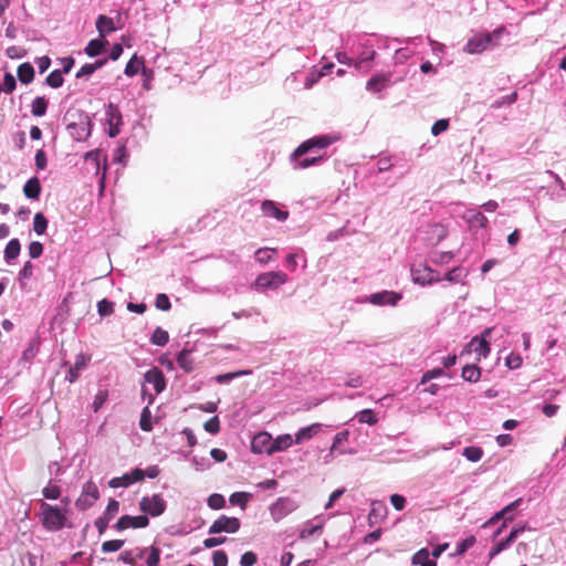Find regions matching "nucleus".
Wrapping results in <instances>:
<instances>
[{
    "label": "nucleus",
    "mask_w": 566,
    "mask_h": 566,
    "mask_svg": "<svg viewBox=\"0 0 566 566\" xmlns=\"http://www.w3.org/2000/svg\"><path fill=\"white\" fill-rule=\"evenodd\" d=\"M40 511V521L46 531L57 532L65 526L67 517L59 506L42 501Z\"/></svg>",
    "instance_id": "nucleus-1"
},
{
    "label": "nucleus",
    "mask_w": 566,
    "mask_h": 566,
    "mask_svg": "<svg viewBox=\"0 0 566 566\" xmlns=\"http://www.w3.org/2000/svg\"><path fill=\"white\" fill-rule=\"evenodd\" d=\"M342 138L339 133L324 134L311 137L304 140L291 155V160H295L314 149H324Z\"/></svg>",
    "instance_id": "nucleus-2"
},
{
    "label": "nucleus",
    "mask_w": 566,
    "mask_h": 566,
    "mask_svg": "<svg viewBox=\"0 0 566 566\" xmlns=\"http://www.w3.org/2000/svg\"><path fill=\"white\" fill-rule=\"evenodd\" d=\"M504 28L494 30L492 33H479L468 40L463 51L469 54H479L484 52L490 45L501 38Z\"/></svg>",
    "instance_id": "nucleus-3"
},
{
    "label": "nucleus",
    "mask_w": 566,
    "mask_h": 566,
    "mask_svg": "<svg viewBox=\"0 0 566 566\" xmlns=\"http://www.w3.org/2000/svg\"><path fill=\"white\" fill-rule=\"evenodd\" d=\"M492 332L493 327H488L480 335L474 336L461 352V356L474 352L478 354L479 360L486 358L491 352L489 338Z\"/></svg>",
    "instance_id": "nucleus-4"
},
{
    "label": "nucleus",
    "mask_w": 566,
    "mask_h": 566,
    "mask_svg": "<svg viewBox=\"0 0 566 566\" xmlns=\"http://www.w3.org/2000/svg\"><path fill=\"white\" fill-rule=\"evenodd\" d=\"M92 119L87 113L81 112L77 120L69 123L66 129L69 134L77 142L86 140L92 134Z\"/></svg>",
    "instance_id": "nucleus-5"
},
{
    "label": "nucleus",
    "mask_w": 566,
    "mask_h": 566,
    "mask_svg": "<svg viewBox=\"0 0 566 566\" xmlns=\"http://www.w3.org/2000/svg\"><path fill=\"white\" fill-rule=\"evenodd\" d=\"M287 282V275L282 271H271L261 273L256 276L254 281V286L256 289H271L275 290L279 286L285 284Z\"/></svg>",
    "instance_id": "nucleus-6"
},
{
    "label": "nucleus",
    "mask_w": 566,
    "mask_h": 566,
    "mask_svg": "<svg viewBox=\"0 0 566 566\" xmlns=\"http://www.w3.org/2000/svg\"><path fill=\"white\" fill-rule=\"evenodd\" d=\"M105 124L108 126L107 134L111 138L116 137L123 125V115L119 107L114 103L105 106Z\"/></svg>",
    "instance_id": "nucleus-7"
},
{
    "label": "nucleus",
    "mask_w": 566,
    "mask_h": 566,
    "mask_svg": "<svg viewBox=\"0 0 566 566\" xmlns=\"http://www.w3.org/2000/svg\"><path fill=\"white\" fill-rule=\"evenodd\" d=\"M166 507L167 503L160 494L143 496L139 501V509L145 513L144 515L159 516L166 511Z\"/></svg>",
    "instance_id": "nucleus-8"
},
{
    "label": "nucleus",
    "mask_w": 566,
    "mask_h": 566,
    "mask_svg": "<svg viewBox=\"0 0 566 566\" xmlns=\"http://www.w3.org/2000/svg\"><path fill=\"white\" fill-rule=\"evenodd\" d=\"M411 276L416 284H420L422 286L431 285L442 280L439 272L428 265L412 266Z\"/></svg>",
    "instance_id": "nucleus-9"
},
{
    "label": "nucleus",
    "mask_w": 566,
    "mask_h": 566,
    "mask_svg": "<svg viewBox=\"0 0 566 566\" xmlns=\"http://www.w3.org/2000/svg\"><path fill=\"white\" fill-rule=\"evenodd\" d=\"M240 525L239 518L221 515L210 525L208 534L214 535L223 532L233 534L240 530Z\"/></svg>",
    "instance_id": "nucleus-10"
},
{
    "label": "nucleus",
    "mask_w": 566,
    "mask_h": 566,
    "mask_svg": "<svg viewBox=\"0 0 566 566\" xmlns=\"http://www.w3.org/2000/svg\"><path fill=\"white\" fill-rule=\"evenodd\" d=\"M298 507L296 501L291 497H279L271 506L270 514L274 521H281Z\"/></svg>",
    "instance_id": "nucleus-11"
},
{
    "label": "nucleus",
    "mask_w": 566,
    "mask_h": 566,
    "mask_svg": "<svg viewBox=\"0 0 566 566\" xmlns=\"http://www.w3.org/2000/svg\"><path fill=\"white\" fill-rule=\"evenodd\" d=\"M99 497V491L96 484L92 481H87L83 485L82 493L76 500L75 505L78 510L85 511L90 509L95 501Z\"/></svg>",
    "instance_id": "nucleus-12"
},
{
    "label": "nucleus",
    "mask_w": 566,
    "mask_h": 566,
    "mask_svg": "<svg viewBox=\"0 0 566 566\" xmlns=\"http://www.w3.org/2000/svg\"><path fill=\"white\" fill-rule=\"evenodd\" d=\"M401 293L394 291H381L377 293H373L366 297V301L373 305L385 306L391 305L395 306L401 300Z\"/></svg>",
    "instance_id": "nucleus-13"
},
{
    "label": "nucleus",
    "mask_w": 566,
    "mask_h": 566,
    "mask_svg": "<svg viewBox=\"0 0 566 566\" xmlns=\"http://www.w3.org/2000/svg\"><path fill=\"white\" fill-rule=\"evenodd\" d=\"M148 524H149V518L147 515H144V514L137 515V516L123 515L115 523L114 528L118 532H122L129 527L144 528V527L148 526Z\"/></svg>",
    "instance_id": "nucleus-14"
},
{
    "label": "nucleus",
    "mask_w": 566,
    "mask_h": 566,
    "mask_svg": "<svg viewBox=\"0 0 566 566\" xmlns=\"http://www.w3.org/2000/svg\"><path fill=\"white\" fill-rule=\"evenodd\" d=\"M272 443L273 439L268 432H260L252 439L251 451L256 454H273Z\"/></svg>",
    "instance_id": "nucleus-15"
},
{
    "label": "nucleus",
    "mask_w": 566,
    "mask_h": 566,
    "mask_svg": "<svg viewBox=\"0 0 566 566\" xmlns=\"http://www.w3.org/2000/svg\"><path fill=\"white\" fill-rule=\"evenodd\" d=\"M144 381L153 385L156 394L166 389V379L164 373L158 367H153L144 374Z\"/></svg>",
    "instance_id": "nucleus-16"
},
{
    "label": "nucleus",
    "mask_w": 566,
    "mask_h": 566,
    "mask_svg": "<svg viewBox=\"0 0 566 566\" xmlns=\"http://www.w3.org/2000/svg\"><path fill=\"white\" fill-rule=\"evenodd\" d=\"M147 552V547H135L132 549H125L119 554L118 560L129 566H142L139 560L145 557Z\"/></svg>",
    "instance_id": "nucleus-17"
},
{
    "label": "nucleus",
    "mask_w": 566,
    "mask_h": 566,
    "mask_svg": "<svg viewBox=\"0 0 566 566\" xmlns=\"http://www.w3.org/2000/svg\"><path fill=\"white\" fill-rule=\"evenodd\" d=\"M525 530L526 525L512 528L506 538L500 541L490 549V558L495 557L497 554L509 548L512 545V543L518 537V535L523 533Z\"/></svg>",
    "instance_id": "nucleus-18"
},
{
    "label": "nucleus",
    "mask_w": 566,
    "mask_h": 566,
    "mask_svg": "<svg viewBox=\"0 0 566 566\" xmlns=\"http://www.w3.org/2000/svg\"><path fill=\"white\" fill-rule=\"evenodd\" d=\"M143 399H146L148 405H153L155 401V397L147 391L145 387H143ZM139 427L143 431L149 432L153 430L151 422V412L149 410V406H146L140 413Z\"/></svg>",
    "instance_id": "nucleus-19"
},
{
    "label": "nucleus",
    "mask_w": 566,
    "mask_h": 566,
    "mask_svg": "<svg viewBox=\"0 0 566 566\" xmlns=\"http://www.w3.org/2000/svg\"><path fill=\"white\" fill-rule=\"evenodd\" d=\"M462 218L471 229L486 228L489 222L488 218L475 209H468Z\"/></svg>",
    "instance_id": "nucleus-20"
},
{
    "label": "nucleus",
    "mask_w": 566,
    "mask_h": 566,
    "mask_svg": "<svg viewBox=\"0 0 566 566\" xmlns=\"http://www.w3.org/2000/svg\"><path fill=\"white\" fill-rule=\"evenodd\" d=\"M261 210L264 216L274 218L277 221H285L289 218V212L279 209L272 200H264L261 205Z\"/></svg>",
    "instance_id": "nucleus-21"
},
{
    "label": "nucleus",
    "mask_w": 566,
    "mask_h": 566,
    "mask_svg": "<svg viewBox=\"0 0 566 566\" xmlns=\"http://www.w3.org/2000/svg\"><path fill=\"white\" fill-rule=\"evenodd\" d=\"M359 49L361 50L356 51L357 59H355L357 69H360L364 63L373 61L376 56V51L373 49V45L369 44L368 40L359 43Z\"/></svg>",
    "instance_id": "nucleus-22"
},
{
    "label": "nucleus",
    "mask_w": 566,
    "mask_h": 566,
    "mask_svg": "<svg viewBox=\"0 0 566 566\" xmlns=\"http://www.w3.org/2000/svg\"><path fill=\"white\" fill-rule=\"evenodd\" d=\"M95 25L96 30L98 31L99 38H105L106 35L116 31L114 20L104 14H99L97 17Z\"/></svg>",
    "instance_id": "nucleus-23"
},
{
    "label": "nucleus",
    "mask_w": 566,
    "mask_h": 566,
    "mask_svg": "<svg viewBox=\"0 0 566 566\" xmlns=\"http://www.w3.org/2000/svg\"><path fill=\"white\" fill-rule=\"evenodd\" d=\"M390 73L371 76L366 83V90L373 93H378L386 87L390 81Z\"/></svg>",
    "instance_id": "nucleus-24"
},
{
    "label": "nucleus",
    "mask_w": 566,
    "mask_h": 566,
    "mask_svg": "<svg viewBox=\"0 0 566 566\" xmlns=\"http://www.w3.org/2000/svg\"><path fill=\"white\" fill-rule=\"evenodd\" d=\"M41 182L38 177H31L23 186V193L28 199L38 200L41 195Z\"/></svg>",
    "instance_id": "nucleus-25"
},
{
    "label": "nucleus",
    "mask_w": 566,
    "mask_h": 566,
    "mask_svg": "<svg viewBox=\"0 0 566 566\" xmlns=\"http://www.w3.org/2000/svg\"><path fill=\"white\" fill-rule=\"evenodd\" d=\"M20 252H21V243H20L19 239H17V238L11 239L7 243L4 251H3L4 261L8 264H11V262L19 256Z\"/></svg>",
    "instance_id": "nucleus-26"
},
{
    "label": "nucleus",
    "mask_w": 566,
    "mask_h": 566,
    "mask_svg": "<svg viewBox=\"0 0 566 566\" xmlns=\"http://www.w3.org/2000/svg\"><path fill=\"white\" fill-rule=\"evenodd\" d=\"M107 45H108V41H107V40H105V39H102V38H99V39H93V40H91V41L87 43V45H86V48H85L84 52H85L90 57H95V56H97V55L102 54V53L105 51V49H106V46H107Z\"/></svg>",
    "instance_id": "nucleus-27"
},
{
    "label": "nucleus",
    "mask_w": 566,
    "mask_h": 566,
    "mask_svg": "<svg viewBox=\"0 0 566 566\" xmlns=\"http://www.w3.org/2000/svg\"><path fill=\"white\" fill-rule=\"evenodd\" d=\"M411 564L417 566H437V562L430 558L428 548H421L416 552L411 557Z\"/></svg>",
    "instance_id": "nucleus-28"
},
{
    "label": "nucleus",
    "mask_w": 566,
    "mask_h": 566,
    "mask_svg": "<svg viewBox=\"0 0 566 566\" xmlns=\"http://www.w3.org/2000/svg\"><path fill=\"white\" fill-rule=\"evenodd\" d=\"M192 353L191 348L184 347L176 357L178 366L185 373H191L193 370V360L190 359V354Z\"/></svg>",
    "instance_id": "nucleus-29"
},
{
    "label": "nucleus",
    "mask_w": 566,
    "mask_h": 566,
    "mask_svg": "<svg viewBox=\"0 0 566 566\" xmlns=\"http://www.w3.org/2000/svg\"><path fill=\"white\" fill-rule=\"evenodd\" d=\"M387 513L386 505L380 501H374L371 502V509L368 514V521L369 524L373 525L374 523H377L378 521L382 520Z\"/></svg>",
    "instance_id": "nucleus-30"
},
{
    "label": "nucleus",
    "mask_w": 566,
    "mask_h": 566,
    "mask_svg": "<svg viewBox=\"0 0 566 566\" xmlns=\"http://www.w3.org/2000/svg\"><path fill=\"white\" fill-rule=\"evenodd\" d=\"M17 74L22 84H30L34 80V69L29 62L20 64L18 66Z\"/></svg>",
    "instance_id": "nucleus-31"
},
{
    "label": "nucleus",
    "mask_w": 566,
    "mask_h": 566,
    "mask_svg": "<svg viewBox=\"0 0 566 566\" xmlns=\"http://www.w3.org/2000/svg\"><path fill=\"white\" fill-rule=\"evenodd\" d=\"M318 430H319V424L318 423H314V424L301 428L295 433L294 442L296 444H300V443H302V442H304L306 440H310V439H312L318 432Z\"/></svg>",
    "instance_id": "nucleus-32"
},
{
    "label": "nucleus",
    "mask_w": 566,
    "mask_h": 566,
    "mask_svg": "<svg viewBox=\"0 0 566 566\" xmlns=\"http://www.w3.org/2000/svg\"><path fill=\"white\" fill-rule=\"evenodd\" d=\"M86 366V360L83 355H77L76 361L69 368L65 379L71 384L75 382L80 377V371Z\"/></svg>",
    "instance_id": "nucleus-33"
},
{
    "label": "nucleus",
    "mask_w": 566,
    "mask_h": 566,
    "mask_svg": "<svg viewBox=\"0 0 566 566\" xmlns=\"http://www.w3.org/2000/svg\"><path fill=\"white\" fill-rule=\"evenodd\" d=\"M462 378L469 382H476L481 377V369L474 364H467L462 368Z\"/></svg>",
    "instance_id": "nucleus-34"
},
{
    "label": "nucleus",
    "mask_w": 566,
    "mask_h": 566,
    "mask_svg": "<svg viewBox=\"0 0 566 566\" xmlns=\"http://www.w3.org/2000/svg\"><path fill=\"white\" fill-rule=\"evenodd\" d=\"M293 442H294V440L291 434H289V433L281 434L276 439L273 440L272 451H273V453L284 451L287 448H290L293 444Z\"/></svg>",
    "instance_id": "nucleus-35"
},
{
    "label": "nucleus",
    "mask_w": 566,
    "mask_h": 566,
    "mask_svg": "<svg viewBox=\"0 0 566 566\" xmlns=\"http://www.w3.org/2000/svg\"><path fill=\"white\" fill-rule=\"evenodd\" d=\"M48 99L44 96H38L32 101L31 113L35 117H42L48 109Z\"/></svg>",
    "instance_id": "nucleus-36"
},
{
    "label": "nucleus",
    "mask_w": 566,
    "mask_h": 566,
    "mask_svg": "<svg viewBox=\"0 0 566 566\" xmlns=\"http://www.w3.org/2000/svg\"><path fill=\"white\" fill-rule=\"evenodd\" d=\"M251 373H252L251 370L244 369V370H237V371H232V373L220 374L214 377V380H216V382H218L220 385H227V384L231 382L232 380H234L241 376L250 375Z\"/></svg>",
    "instance_id": "nucleus-37"
},
{
    "label": "nucleus",
    "mask_w": 566,
    "mask_h": 566,
    "mask_svg": "<svg viewBox=\"0 0 566 566\" xmlns=\"http://www.w3.org/2000/svg\"><path fill=\"white\" fill-rule=\"evenodd\" d=\"M468 271L462 266H455L448 271L444 275L443 280H447L450 283H461L467 277Z\"/></svg>",
    "instance_id": "nucleus-38"
},
{
    "label": "nucleus",
    "mask_w": 566,
    "mask_h": 566,
    "mask_svg": "<svg viewBox=\"0 0 566 566\" xmlns=\"http://www.w3.org/2000/svg\"><path fill=\"white\" fill-rule=\"evenodd\" d=\"M169 342V334L161 327H156L150 336V343L156 346H165Z\"/></svg>",
    "instance_id": "nucleus-39"
},
{
    "label": "nucleus",
    "mask_w": 566,
    "mask_h": 566,
    "mask_svg": "<svg viewBox=\"0 0 566 566\" xmlns=\"http://www.w3.org/2000/svg\"><path fill=\"white\" fill-rule=\"evenodd\" d=\"M48 219L42 212H36L33 218V230L38 235L45 233L48 228Z\"/></svg>",
    "instance_id": "nucleus-40"
},
{
    "label": "nucleus",
    "mask_w": 566,
    "mask_h": 566,
    "mask_svg": "<svg viewBox=\"0 0 566 566\" xmlns=\"http://www.w3.org/2000/svg\"><path fill=\"white\" fill-rule=\"evenodd\" d=\"M355 418L360 423H367L369 426H374L377 423L378 418L376 417L374 410L371 409H364L356 413Z\"/></svg>",
    "instance_id": "nucleus-41"
},
{
    "label": "nucleus",
    "mask_w": 566,
    "mask_h": 566,
    "mask_svg": "<svg viewBox=\"0 0 566 566\" xmlns=\"http://www.w3.org/2000/svg\"><path fill=\"white\" fill-rule=\"evenodd\" d=\"M143 57H138L136 54H134L133 57L126 64L124 73L129 77L136 75L138 73L139 66L143 65Z\"/></svg>",
    "instance_id": "nucleus-42"
},
{
    "label": "nucleus",
    "mask_w": 566,
    "mask_h": 566,
    "mask_svg": "<svg viewBox=\"0 0 566 566\" xmlns=\"http://www.w3.org/2000/svg\"><path fill=\"white\" fill-rule=\"evenodd\" d=\"M64 78L62 71L54 70L45 78V84L52 88H59L63 85Z\"/></svg>",
    "instance_id": "nucleus-43"
},
{
    "label": "nucleus",
    "mask_w": 566,
    "mask_h": 566,
    "mask_svg": "<svg viewBox=\"0 0 566 566\" xmlns=\"http://www.w3.org/2000/svg\"><path fill=\"white\" fill-rule=\"evenodd\" d=\"M324 160V156H315V157H307V158H304L302 160H298L294 161V168L295 169H306L311 166H316V165H319L321 163H323Z\"/></svg>",
    "instance_id": "nucleus-44"
},
{
    "label": "nucleus",
    "mask_w": 566,
    "mask_h": 566,
    "mask_svg": "<svg viewBox=\"0 0 566 566\" xmlns=\"http://www.w3.org/2000/svg\"><path fill=\"white\" fill-rule=\"evenodd\" d=\"M517 92H513L509 95L502 96L491 104V108L499 109L506 105H512L517 101Z\"/></svg>",
    "instance_id": "nucleus-45"
},
{
    "label": "nucleus",
    "mask_w": 566,
    "mask_h": 566,
    "mask_svg": "<svg viewBox=\"0 0 566 566\" xmlns=\"http://www.w3.org/2000/svg\"><path fill=\"white\" fill-rule=\"evenodd\" d=\"M114 302L107 298H103L97 302V313L101 317L109 316L114 313Z\"/></svg>",
    "instance_id": "nucleus-46"
},
{
    "label": "nucleus",
    "mask_w": 566,
    "mask_h": 566,
    "mask_svg": "<svg viewBox=\"0 0 566 566\" xmlns=\"http://www.w3.org/2000/svg\"><path fill=\"white\" fill-rule=\"evenodd\" d=\"M463 457H465L471 462H478L483 457V450L480 447H467L463 450Z\"/></svg>",
    "instance_id": "nucleus-47"
},
{
    "label": "nucleus",
    "mask_w": 566,
    "mask_h": 566,
    "mask_svg": "<svg viewBox=\"0 0 566 566\" xmlns=\"http://www.w3.org/2000/svg\"><path fill=\"white\" fill-rule=\"evenodd\" d=\"M322 524L314 525L311 522H306L300 531V538L305 539L307 537H311L314 534L318 533L322 530Z\"/></svg>",
    "instance_id": "nucleus-48"
},
{
    "label": "nucleus",
    "mask_w": 566,
    "mask_h": 566,
    "mask_svg": "<svg viewBox=\"0 0 566 566\" xmlns=\"http://www.w3.org/2000/svg\"><path fill=\"white\" fill-rule=\"evenodd\" d=\"M42 494L46 500H57L61 495V489L59 485L53 484L52 481L43 488Z\"/></svg>",
    "instance_id": "nucleus-49"
},
{
    "label": "nucleus",
    "mask_w": 566,
    "mask_h": 566,
    "mask_svg": "<svg viewBox=\"0 0 566 566\" xmlns=\"http://www.w3.org/2000/svg\"><path fill=\"white\" fill-rule=\"evenodd\" d=\"M452 259H453V253L450 251L434 252L430 258L431 262L437 265L448 264Z\"/></svg>",
    "instance_id": "nucleus-50"
},
{
    "label": "nucleus",
    "mask_w": 566,
    "mask_h": 566,
    "mask_svg": "<svg viewBox=\"0 0 566 566\" xmlns=\"http://www.w3.org/2000/svg\"><path fill=\"white\" fill-rule=\"evenodd\" d=\"M250 494L245 492H234L230 495L229 502L232 505H239L241 509L247 506Z\"/></svg>",
    "instance_id": "nucleus-51"
},
{
    "label": "nucleus",
    "mask_w": 566,
    "mask_h": 566,
    "mask_svg": "<svg viewBox=\"0 0 566 566\" xmlns=\"http://www.w3.org/2000/svg\"><path fill=\"white\" fill-rule=\"evenodd\" d=\"M108 398V391L106 389H99L94 397L92 408L94 412H97Z\"/></svg>",
    "instance_id": "nucleus-52"
},
{
    "label": "nucleus",
    "mask_w": 566,
    "mask_h": 566,
    "mask_svg": "<svg viewBox=\"0 0 566 566\" xmlns=\"http://www.w3.org/2000/svg\"><path fill=\"white\" fill-rule=\"evenodd\" d=\"M272 253L275 252V249L260 248L255 251V260L261 264H266L272 260Z\"/></svg>",
    "instance_id": "nucleus-53"
},
{
    "label": "nucleus",
    "mask_w": 566,
    "mask_h": 566,
    "mask_svg": "<svg viewBox=\"0 0 566 566\" xmlns=\"http://www.w3.org/2000/svg\"><path fill=\"white\" fill-rule=\"evenodd\" d=\"M123 539H111L102 544L101 549L103 553H114L119 551L124 545Z\"/></svg>",
    "instance_id": "nucleus-54"
},
{
    "label": "nucleus",
    "mask_w": 566,
    "mask_h": 566,
    "mask_svg": "<svg viewBox=\"0 0 566 566\" xmlns=\"http://www.w3.org/2000/svg\"><path fill=\"white\" fill-rule=\"evenodd\" d=\"M148 556L146 559V566H158L160 562V549L155 546L147 547Z\"/></svg>",
    "instance_id": "nucleus-55"
},
{
    "label": "nucleus",
    "mask_w": 566,
    "mask_h": 566,
    "mask_svg": "<svg viewBox=\"0 0 566 566\" xmlns=\"http://www.w3.org/2000/svg\"><path fill=\"white\" fill-rule=\"evenodd\" d=\"M207 504L212 510H220L224 507L226 500L221 494L213 493L207 499Z\"/></svg>",
    "instance_id": "nucleus-56"
},
{
    "label": "nucleus",
    "mask_w": 566,
    "mask_h": 566,
    "mask_svg": "<svg viewBox=\"0 0 566 566\" xmlns=\"http://www.w3.org/2000/svg\"><path fill=\"white\" fill-rule=\"evenodd\" d=\"M523 499H517L510 504L505 505L502 510L505 513V522H512L514 518L513 513L518 509V506L522 504Z\"/></svg>",
    "instance_id": "nucleus-57"
},
{
    "label": "nucleus",
    "mask_w": 566,
    "mask_h": 566,
    "mask_svg": "<svg viewBox=\"0 0 566 566\" xmlns=\"http://www.w3.org/2000/svg\"><path fill=\"white\" fill-rule=\"evenodd\" d=\"M119 512V502L115 499H109L106 510L103 515L106 516V520H113L117 513Z\"/></svg>",
    "instance_id": "nucleus-58"
},
{
    "label": "nucleus",
    "mask_w": 566,
    "mask_h": 566,
    "mask_svg": "<svg viewBox=\"0 0 566 566\" xmlns=\"http://www.w3.org/2000/svg\"><path fill=\"white\" fill-rule=\"evenodd\" d=\"M15 86H17V82H15L14 76L11 73H9V72L4 73V75H3V86L1 87V90L4 93L10 94V93H12L15 90Z\"/></svg>",
    "instance_id": "nucleus-59"
},
{
    "label": "nucleus",
    "mask_w": 566,
    "mask_h": 566,
    "mask_svg": "<svg viewBox=\"0 0 566 566\" xmlns=\"http://www.w3.org/2000/svg\"><path fill=\"white\" fill-rule=\"evenodd\" d=\"M155 306L160 311H168L171 307V303L166 294L159 293L156 296Z\"/></svg>",
    "instance_id": "nucleus-60"
},
{
    "label": "nucleus",
    "mask_w": 566,
    "mask_h": 566,
    "mask_svg": "<svg viewBox=\"0 0 566 566\" xmlns=\"http://www.w3.org/2000/svg\"><path fill=\"white\" fill-rule=\"evenodd\" d=\"M203 428L207 432L211 434H217L220 431V421L217 416L207 420L203 424Z\"/></svg>",
    "instance_id": "nucleus-61"
},
{
    "label": "nucleus",
    "mask_w": 566,
    "mask_h": 566,
    "mask_svg": "<svg viewBox=\"0 0 566 566\" xmlns=\"http://www.w3.org/2000/svg\"><path fill=\"white\" fill-rule=\"evenodd\" d=\"M412 52L408 48L397 49L395 52V63L402 64L410 59Z\"/></svg>",
    "instance_id": "nucleus-62"
},
{
    "label": "nucleus",
    "mask_w": 566,
    "mask_h": 566,
    "mask_svg": "<svg viewBox=\"0 0 566 566\" xmlns=\"http://www.w3.org/2000/svg\"><path fill=\"white\" fill-rule=\"evenodd\" d=\"M213 566H227L228 556L223 551H214L212 554Z\"/></svg>",
    "instance_id": "nucleus-63"
},
{
    "label": "nucleus",
    "mask_w": 566,
    "mask_h": 566,
    "mask_svg": "<svg viewBox=\"0 0 566 566\" xmlns=\"http://www.w3.org/2000/svg\"><path fill=\"white\" fill-rule=\"evenodd\" d=\"M258 562V556L253 552H245L241 555L240 565L241 566H253Z\"/></svg>",
    "instance_id": "nucleus-64"
}]
</instances>
